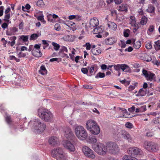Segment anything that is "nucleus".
Instances as JSON below:
<instances>
[{
    "label": "nucleus",
    "mask_w": 160,
    "mask_h": 160,
    "mask_svg": "<svg viewBox=\"0 0 160 160\" xmlns=\"http://www.w3.org/2000/svg\"><path fill=\"white\" fill-rule=\"evenodd\" d=\"M127 5L123 4L118 7V10L120 11L126 12L127 11Z\"/></svg>",
    "instance_id": "nucleus-28"
},
{
    "label": "nucleus",
    "mask_w": 160,
    "mask_h": 160,
    "mask_svg": "<svg viewBox=\"0 0 160 160\" xmlns=\"http://www.w3.org/2000/svg\"><path fill=\"white\" fill-rule=\"evenodd\" d=\"M142 72L147 80L151 81L155 78V74L150 71L143 69Z\"/></svg>",
    "instance_id": "nucleus-10"
},
{
    "label": "nucleus",
    "mask_w": 160,
    "mask_h": 160,
    "mask_svg": "<svg viewBox=\"0 0 160 160\" xmlns=\"http://www.w3.org/2000/svg\"><path fill=\"white\" fill-rule=\"evenodd\" d=\"M74 132L77 138L80 140H86L88 136L87 131L82 126H76L74 129Z\"/></svg>",
    "instance_id": "nucleus-3"
},
{
    "label": "nucleus",
    "mask_w": 160,
    "mask_h": 160,
    "mask_svg": "<svg viewBox=\"0 0 160 160\" xmlns=\"http://www.w3.org/2000/svg\"><path fill=\"white\" fill-rule=\"evenodd\" d=\"M64 135L67 138L69 139H72L74 136L72 131L69 128L65 129Z\"/></svg>",
    "instance_id": "nucleus-16"
},
{
    "label": "nucleus",
    "mask_w": 160,
    "mask_h": 160,
    "mask_svg": "<svg viewBox=\"0 0 160 160\" xmlns=\"http://www.w3.org/2000/svg\"><path fill=\"white\" fill-rule=\"evenodd\" d=\"M107 147L108 152L111 154H117L120 151V148L115 142H108L107 143Z\"/></svg>",
    "instance_id": "nucleus-6"
},
{
    "label": "nucleus",
    "mask_w": 160,
    "mask_h": 160,
    "mask_svg": "<svg viewBox=\"0 0 160 160\" xmlns=\"http://www.w3.org/2000/svg\"><path fill=\"white\" fill-rule=\"evenodd\" d=\"M125 126L128 128H133V125L132 123L129 122H127L125 124Z\"/></svg>",
    "instance_id": "nucleus-44"
},
{
    "label": "nucleus",
    "mask_w": 160,
    "mask_h": 160,
    "mask_svg": "<svg viewBox=\"0 0 160 160\" xmlns=\"http://www.w3.org/2000/svg\"><path fill=\"white\" fill-rule=\"evenodd\" d=\"M39 72L42 75H44L47 73V70L44 66H41Z\"/></svg>",
    "instance_id": "nucleus-25"
},
{
    "label": "nucleus",
    "mask_w": 160,
    "mask_h": 160,
    "mask_svg": "<svg viewBox=\"0 0 160 160\" xmlns=\"http://www.w3.org/2000/svg\"><path fill=\"white\" fill-rule=\"evenodd\" d=\"M97 140L94 136L92 137L88 140V142L90 143H95L97 142Z\"/></svg>",
    "instance_id": "nucleus-33"
},
{
    "label": "nucleus",
    "mask_w": 160,
    "mask_h": 160,
    "mask_svg": "<svg viewBox=\"0 0 160 160\" xmlns=\"http://www.w3.org/2000/svg\"><path fill=\"white\" fill-rule=\"evenodd\" d=\"M120 134L124 139L127 140L128 142H131L133 141V139L132 136L127 132L124 130H122L120 132Z\"/></svg>",
    "instance_id": "nucleus-13"
},
{
    "label": "nucleus",
    "mask_w": 160,
    "mask_h": 160,
    "mask_svg": "<svg viewBox=\"0 0 160 160\" xmlns=\"http://www.w3.org/2000/svg\"><path fill=\"white\" fill-rule=\"evenodd\" d=\"M5 118L6 120L8 123L9 124L12 122L10 117L9 115L7 116Z\"/></svg>",
    "instance_id": "nucleus-48"
},
{
    "label": "nucleus",
    "mask_w": 160,
    "mask_h": 160,
    "mask_svg": "<svg viewBox=\"0 0 160 160\" xmlns=\"http://www.w3.org/2000/svg\"><path fill=\"white\" fill-rule=\"evenodd\" d=\"M132 50H133V48H132V47L130 46L128 48H126L125 49V52L128 51L129 52H131L132 51Z\"/></svg>",
    "instance_id": "nucleus-61"
},
{
    "label": "nucleus",
    "mask_w": 160,
    "mask_h": 160,
    "mask_svg": "<svg viewBox=\"0 0 160 160\" xmlns=\"http://www.w3.org/2000/svg\"><path fill=\"white\" fill-rule=\"evenodd\" d=\"M32 53L33 56L37 57H41L42 55V53L41 52L40 49H33L32 51Z\"/></svg>",
    "instance_id": "nucleus-21"
},
{
    "label": "nucleus",
    "mask_w": 160,
    "mask_h": 160,
    "mask_svg": "<svg viewBox=\"0 0 160 160\" xmlns=\"http://www.w3.org/2000/svg\"><path fill=\"white\" fill-rule=\"evenodd\" d=\"M91 128L89 130L91 134L97 135L100 133V128L98 124Z\"/></svg>",
    "instance_id": "nucleus-18"
},
{
    "label": "nucleus",
    "mask_w": 160,
    "mask_h": 160,
    "mask_svg": "<svg viewBox=\"0 0 160 160\" xmlns=\"http://www.w3.org/2000/svg\"><path fill=\"white\" fill-rule=\"evenodd\" d=\"M9 58L11 60H15L17 62H19V59L17 58L14 56L10 55L9 56Z\"/></svg>",
    "instance_id": "nucleus-47"
},
{
    "label": "nucleus",
    "mask_w": 160,
    "mask_h": 160,
    "mask_svg": "<svg viewBox=\"0 0 160 160\" xmlns=\"http://www.w3.org/2000/svg\"><path fill=\"white\" fill-rule=\"evenodd\" d=\"M85 46L86 47V48L87 50H89L91 48V45L89 43H86Z\"/></svg>",
    "instance_id": "nucleus-57"
},
{
    "label": "nucleus",
    "mask_w": 160,
    "mask_h": 160,
    "mask_svg": "<svg viewBox=\"0 0 160 160\" xmlns=\"http://www.w3.org/2000/svg\"><path fill=\"white\" fill-rule=\"evenodd\" d=\"M141 45V43L140 41H138L134 42L133 43V47L136 49H138L140 48Z\"/></svg>",
    "instance_id": "nucleus-30"
},
{
    "label": "nucleus",
    "mask_w": 160,
    "mask_h": 160,
    "mask_svg": "<svg viewBox=\"0 0 160 160\" xmlns=\"http://www.w3.org/2000/svg\"><path fill=\"white\" fill-rule=\"evenodd\" d=\"M108 28L113 30H115L117 28V25L114 22L110 21L108 22Z\"/></svg>",
    "instance_id": "nucleus-23"
},
{
    "label": "nucleus",
    "mask_w": 160,
    "mask_h": 160,
    "mask_svg": "<svg viewBox=\"0 0 160 160\" xmlns=\"http://www.w3.org/2000/svg\"><path fill=\"white\" fill-rule=\"evenodd\" d=\"M117 41V39L114 37L107 38L105 40V42L108 45H111L115 43Z\"/></svg>",
    "instance_id": "nucleus-19"
},
{
    "label": "nucleus",
    "mask_w": 160,
    "mask_h": 160,
    "mask_svg": "<svg viewBox=\"0 0 160 160\" xmlns=\"http://www.w3.org/2000/svg\"><path fill=\"white\" fill-rule=\"evenodd\" d=\"M52 44L54 47V49L55 51H57L59 50L60 48V46L58 44L54 42H52Z\"/></svg>",
    "instance_id": "nucleus-38"
},
{
    "label": "nucleus",
    "mask_w": 160,
    "mask_h": 160,
    "mask_svg": "<svg viewBox=\"0 0 160 160\" xmlns=\"http://www.w3.org/2000/svg\"><path fill=\"white\" fill-rule=\"evenodd\" d=\"M83 87L85 88L88 89H92V86L88 85H83Z\"/></svg>",
    "instance_id": "nucleus-58"
},
{
    "label": "nucleus",
    "mask_w": 160,
    "mask_h": 160,
    "mask_svg": "<svg viewBox=\"0 0 160 160\" xmlns=\"http://www.w3.org/2000/svg\"><path fill=\"white\" fill-rule=\"evenodd\" d=\"M97 124V122L92 120H88L86 123V128L87 130H89Z\"/></svg>",
    "instance_id": "nucleus-15"
},
{
    "label": "nucleus",
    "mask_w": 160,
    "mask_h": 160,
    "mask_svg": "<svg viewBox=\"0 0 160 160\" xmlns=\"http://www.w3.org/2000/svg\"><path fill=\"white\" fill-rule=\"evenodd\" d=\"M105 77V74L104 73L99 72L95 76V78H103Z\"/></svg>",
    "instance_id": "nucleus-39"
},
{
    "label": "nucleus",
    "mask_w": 160,
    "mask_h": 160,
    "mask_svg": "<svg viewBox=\"0 0 160 160\" xmlns=\"http://www.w3.org/2000/svg\"><path fill=\"white\" fill-rule=\"evenodd\" d=\"M18 31V29L16 27L10 28L9 30H7L6 34L7 35L11 36L15 34L16 32Z\"/></svg>",
    "instance_id": "nucleus-20"
},
{
    "label": "nucleus",
    "mask_w": 160,
    "mask_h": 160,
    "mask_svg": "<svg viewBox=\"0 0 160 160\" xmlns=\"http://www.w3.org/2000/svg\"><path fill=\"white\" fill-rule=\"evenodd\" d=\"M154 29L155 26L154 25H152L150 26L147 31L148 34L150 35L154 31Z\"/></svg>",
    "instance_id": "nucleus-36"
},
{
    "label": "nucleus",
    "mask_w": 160,
    "mask_h": 160,
    "mask_svg": "<svg viewBox=\"0 0 160 160\" xmlns=\"http://www.w3.org/2000/svg\"><path fill=\"white\" fill-rule=\"evenodd\" d=\"M94 72V67L93 66L91 67L89 69V72L90 73L91 75H91L92 73Z\"/></svg>",
    "instance_id": "nucleus-60"
},
{
    "label": "nucleus",
    "mask_w": 160,
    "mask_h": 160,
    "mask_svg": "<svg viewBox=\"0 0 160 160\" xmlns=\"http://www.w3.org/2000/svg\"><path fill=\"white\" fill-rule=\"evenodd\" d=\"M48 142L50 144L54 146L58 144V139L55 136L51 137L49 139Z\"/></svg>",
    "instance_id": "nucleus-17"
},
{
    "label": "nucleus",
    "mask_w": 160,
    "mask_h": 160,
    "mask_svg": "<svg viewBox=\"0 0 160 160\" xmlns=\"http://www.w3.org/2000/svg\"><path fill=\"white\" fill-rule=\"evenodd\" d=\"M130 23L132 25H133L134 26V29L137 30L138 29V28L136 27V20H135V18L133 16H131L130 17Z\"/></svg>",
    "instance_id": "nucleus-22"
},
{
    "label": "nucleus",
    "mask_w": 160,
    "mask_h": 160,
    "mask_svg": "<svg viewBox=\"0 0 160 160\" xmlns=\"http://www.w3.org/2000/svg\"><path fill=\"white\" fill-rule=\"evenodd\" d=\"M148 108L150 109H155L156 108V105L155 103L153 102H152L148 106Z\"/></svg>",
    "instance_id": "nucleus-45"
},
{
    "label": "nucleus",
    "mask_w": 160,
    "mask_h": 160,
    "mask_svg": "<svg viewBox=\"0 0 160 160\" xmlns=\"http://www.w3.org/2000/svg\"><path fill=\"white\" fill-rule=\"evenodd\" d=\"M122 160H138V159L134 157H132L129 155H125L122 158Z\"/></svg>",
    "instance_id": "nucleus-24"
},
{
    "label": "nucleus",
    "mask_w": 160,
    "mask_h": 160,
    "mask_svg": "<svg viewBox=\"0 0 160 160\" xmlns=\"http://www.w3.org/2000/svg\"><path fill=\"white\" fill-rule=\"evenodd\" d=\"M153 122L156 124H159V119L158 118H155L153 119Z\"/></svg>",
    "instance_id": "nucleus-59"
},
{
    "label": "nucleus",
    "mask_w": 160,
    "mask_h": 160,
    "mask_svg": "<svg viewBox=\"0 0 160 160\" xmlns=\"http://www.w3.org/2000/svg\"><path fill=\"white\" fill-rule=\"evenodd\" d=\"M147 18L145 16H143L141 18L140 23L142 25H144L146 24L147 22Z\"/></svg>",
    "instance_id": "nucleus-31"
},
{
    "label": "nucleus",
    "mask_w": 160,
    "mask_h": 160,
    "mask_svg": "<svg viewBox=\"0 0 160 160\" xmlns=\"http://www.w3.org/2000/svg\"><path fill=\"white\" fill-rule=\"evenodd\" d=\"M146 94V91L144 90L143 88H141L139 91L137 96H143L145 95Z\"/></svg>",
    "instance_id": "nucleus-32"
},
{
    "label": "nucleus",
    "mask_w": 160,
    "mask_h": 160,
    "mask_svg": "<svg viewBox=\"0 0 160 160\" xmlns=\"http://www.w3.org/2000/svg\"><path fill=\"white\" fill-rule=\"evenodd\" d=\"M130 33V30L128 29H127L124 30L123 31V34L125 37H128L129 36Z\"/></svg>",
    "instance_id": "nucleus-43"
},
{
    "label": "nucleus",
    "mask_w": 160,
    "mask_h": 160,
    "mask_svg": "<svg viewBox=\"0 0 160 160\" xmlns=\"http://www.w3.org/2000/svg\"><path fill=\"white\" fill-rule=\"evenodd\" d=\"M55 29L57 31H59L61 28L60 25L58 24H56L54 26Z\"/></svg>",
    "instance_id": "nucleus-53"
},
{
    "label": "nucleus",
    "mask_w": 160,
    "mask_h": 160,
    "mask_svg": "<svg viewBox=\"0 0 160 160\" xmlns=\"http://www.w3.org/2000/svg\"><path fill=\"white\" fill-rule=\"evenodd\" d=\"M94 151L98 155L104 156L108 153L107 143L105 145L102 143L99 142L92 146Z\"/></svg>",
    "instance_id": "nucleus-5"
},
{
    "label": "nucleus",
    "mask_w": 160,
    "mask_h": 160,
    "mask_svg": "<svg viewBox=\"0 0 160 160\" xmlns=\"http://www.w3.org/2000/svg\"><path fill=\"white\" fill-rule=\"evenodd\" d=\"M99 25V21L96 18H92L89 22V27L91 29Z\"/></svg>",
    "instance_id": "nucleus-14"
},
{
    "label": "nucleus",
    "mask_w": 160,
    "mask_h": 160,
    "mask_svg": "<svg viewBox=\"0 0 160 160\" xmlns=\"http://www.w3.org/2000/svg\"><path fill=\"white\" fill-rule=\"evenodd\" d=\"M60 51L61 52H65L67 53L68 52L67 48L65 46L62 47L60 49Z\"/></svg>",
    "instance_id": "nucleus-51"
},
{
    "label": "nucleus",
    "mask_w": 160,
    "mask_h": 160,
    "mask_svg": "<svg viewBox=\"0 0 160 160\" xmlns=\"http://www.w3.org/2000/svg\"><path fill=\"white\" fill-rule=\"evenodd\" d=\"M119 113L122 114L120 117H124V118H129V117L126 114L127 113V111L126 109H124L121 111H120Z\"/></svg>",
    "instance_id": "nucleus-35"
},
{
    "label": "nucleus",
    "mask_w": 160,
    "mask_h": 160,
    "mask_svg": "<svg viewBox=\"0 0 160 160\" xmlns=\"http://www.w3.org/2000/svg\"><path fill=\"white\" fill-rule=\"evenodd\" d=\"M51 156L57 160H66L67 157L61 148L54 149L51 152Z\"/></svg>",
    "instance_id": "nucleus-4"
},
{
    "label": "nucleus",
    "mask_w": 160,
    "mask_h": 160,
    "mask_svg": "<svg viewBox=\"0 0 160 160\" xmlns=\"http://www.w3.org/2000/svg\"><path fill=\"white\" fill-rule=\"evenodd\" d=\"M82 150L86 157H88L92 159H94L95 158V155L94 154L93 151L87 146H84L82 147Z\"/></svg>",
    "instance_id": "nucleus-9"
},
{
    "label": "nucleus",
    "mask_w": 160,
    "mask_h": 160,
    "mask_svg": "<svg viewBox=\"0 0 160 160\" xmlns=\"http://www.w3.org/2000/svg\"><path fill=\"white\" fill-rule=\"evenodd\" d=\"M10 14H5L3 20L5 22H7L8 23L10 24L11 22L10 20Z\"/></svg>",
    "instance_id": "nucleus-26"
},
{
    "label": "nucleus",
    "mask_w": 160,
    "mask_h": 160,
    "mask_svg": "<svg viewBox=\"0 0 160 160\" xmlns=\"http://www.w3.org/2000/svg\"><path fill=\"white\" fill-rule=\"evenodd\" d=\"M82 72L85 74H86L88 73V71L86 68H82L81 69Z\"/></svg>",
    "instance_id": "nucleus-56"
},
{
    "label": "nucleus",
    "mask_w": 160,
    "mask_h": 160,
    "mask_svg": "<svg viewBox=\"0 0 160 160\" xmlns=\"http://www.w3.org/2000/svg\"><path fill=\"white\" fill-rule=\"evenodd\" d=\"M119 45L122 48H125L126 46V43L122 41H121V43L119 44Z\"/></svg>",
    "instance_id": "nucleus-54"
},
{
    "label": "nucleus",
    "mask_w": 160,
    "mask_h": 160,
    "mask_svg": "<svg viewBox=\"0 0 160 160\" xmlns=\"http://www.w3.org/2000/svg\"><path fill=\"white\" fill-rule=\"evenodd\" d=\"M145 58L144 60L145 61H146L147 62H149L152 60V59L149 56L146 54L145 55Z\"/></svg>",
    "instance_id": "nucleus-49"
},
{
    "label": "nucleus",
    "mask_w": 160,
    "mask_h": 160,
    "mask_svg": "<svg viewBox=\"0 0 160 160\" xmlns=\"http://www.w3.org/2000/svg\"><path fill=\"white\" fill-rule=\"evenodd\" d=\"M135 87L134 85H130L128 88V90L130 91H131L133 90H134Z\"/></svg>",
    "instance_id": "nucleus-63"
},
{
    "label": "nucleus",
    "mask_w": 160,
    "mask_h": 160,
    "mask_svg": "<svg viewBox=\"0 0 160 160\" xmlns=\"http://www.w3.org/2000/svg\"><path fill=\"white\" fill-rule=\"evenodd\" d=\"M145 47L148 49H150L151 48L152 46L151 42H148L145 45Z\"/></svg>",
    "instance_id": "nucleus-50"
},
{
    "label": "nucleus",
    "mask_w": 160,
    "mask_h": 160,
    "mask_svg": "<svg viewBox=\"0 0 160 160\" xmlns=\"http://www.w3.org/2000/svg\"><path fill=\"white\" fill-rule=\"evenodd\" d=\"M91 52L94 55H98L101 53V50L98 48H92Z\"/></svg>",
    "instance_id": "nucleus-27"
},
{
    "label": "nucleus",
    "mask_w": 160,
    "mask_h": 160,
    "mask_svg": "<svg viewBox=\"0 0 160 160\" xmlns=\"http://www.w3.org/2000/svg\"><path fill=\"white\" fill-rule=\"evenodd\" d=\"M44 4L42 0H39L37 2V5L39 7H42L44 6Z\"/></svg>",
    "instance_id": "nucleus-42"
},
{
    "label": "nucleus",
    "mask_w": 160,
    "mask_h": 160,
    "mask_svg": "<svg viewBox=\"0 0 160 160\" xmlns=\"http://www.w3.org/2000/svg\"><path fill=\"white\" fill-rule=\"evenodd\" d=\"M76 17L75 19L78 21H80L82 20V17L81 16L78 15H75Z\"/></svg>",
    "instance_id": "nucleus-62"
},
{
    "label": "nucleus",
    "mask_w": 160,
    "mask_h": 160,
    "mask_svg": "<svg viewBox=\"0 0 160 160\" xmlns=\"http://www.w3.org/2000/svg\"><path fill=\"white\" fill-rule=\"evenodd\" d=\"M43 17L44 16L42 14L41 15L38 16L37 18L38 20L40 21L41 22H43V23H45L46 21L44 20Z\"/></svg>",
    "instance_id": "nucleus-41"
},
{
    "label": "nucleus",
    "mask_w": 160,
    "mask_h": 160,
    "mask_svg": "<svg viewBox=\"0 0 160 160\" xmlns=\"http://www.w3.org/2000/svg\"><path fill=\"white\" fill-rule=\"evenodd\" d=\"M39 36V35L38 33H33L30 36L29 40L30 41L35 40L37 39Z\"/></svg>",
    "instance_id": "nucleus-34"
},
{
    "label": "nucleus",
    "mask_w": 160,
    "mask_h": 160,
    "mask_svg": "<svg viewBox=\"0 0 160 160\" xmlns=\"http://www.w3.org/2000/svg\"><path fill=\"white\" fill-rule=\"evenodd\" d=\"M4 7L3 6H2L0 7V17L2 16L3 13V10Z\"/></svg>",
    "instance_id": "nucleus-55"
},
{
    "label": "nucleus",
    "mask_w": 160,
    "mask_h": 160,
    "mask_svg": "<svg viewBox=\"0 0 160 160\" xmlns=\"http://www.w3.org/2000/svg\"><path fill=\"white\" fill-rule=\"evenodd\" d=\"M143 147L145 149L150 152H155L158 150V148L157 144L152 142L145 141Z\"/></svg>",
    "instance_id": "nucleus-8"
},
{
    "label": "nucleus",
    "mask_w": 160,
    "mask_h": 160,
    "mask_svg": "<svg viewBox=\"0 0 160 160\" xmlns=\"http://www.w3.org/2000/svg\"><path fill=\"white\" fill-rule=\"evenodd\" d=\"M155 10V8L153 6H152L151 5H149L146 11L148 12L152 13Z\"/></svg>",
    "instance_id": "nucleus-37"
},
{
    "label": "nucleus",
    "mask_w": 160,
    "mask_h": 160,
    "mask_svg": "<svg viewBox=\"0 0 160 160\" xmlns=\"http://www.w3.org/2000/svg\"><path fill=\"white\" fill-rule=\"evenodd\" d=\"M114 69L117 71H119L121 69L123 71L128 72L130 69L128 66L126 64H118L114 66Z\"/></svg>",
    "instance_id": "nucleus-11"
},
{
    "label": "nucleus",
    "mask_w": 160,
    "mask_h": 160,
    "mask_svg": "<svg viewBox=\"0 0 160 160\" xmlns=\"http://www.w3.org/2000/svg\"><path fill=\"white\" fill-rule=\"evenodd\" d=\"M8 24L7 22L3 23L1 26L2 28L5 29L8 27Z\"/></svg>",
    "instance_id": "nucleus-52"
},
{
    "label": "nucleus",
    "mask_w": 160,
    "mask_h": 160,
    "mask_svg": "<svg viewBox=\"0 0 160 160\" xmlns=\"http://www.w3.org/2000/svg\"><path fill=\"white\" fill-rule=\"evenodd\" d=\"M114 2L117 4L121 3L122 2V0H110V2Z\"/></svg>",
    "instance_id": "nucleus-46"
},
{
    "label": "nucleus",
    "mask_w": 160,
    "mask_h": 160,
    "mask_svg": "<svg viewBox=\"0 0 160 160\" xmlns=\"http://www.w3.org/2000/svg\"><path fill=\"white\" fill-rule=\"evenodd\" d=\"M19 39L22 40L24 42H25L28 41V36L22 35L20 37Z\"/></svg>",
    "instance_id": "nucleus-40"
},
{
    "label": "nucleus",
    "mask_w": 160,
    "mask_h": 160,
    "mask_svg": "<svg viewBox=\"0 0 160 160\" xmlns=\"http://www.w3.org/2000/svg\"><path fill=\"white\" fill-rule=\"evenodd\" d=\"M29 125L33 131L36 133L43 132L46 128V125L43 122H41L38 118H34L31 120Z\"/></svg>",
    "instance_id": "nucleus-1"
},
{
    "label": "nucleus",
    "mask_w": 160,
    "mask_h": 160,
    "mask_svg": "<svg viewBox=\"0 0 160 160\" xmlns=\"http://www.w3.org/2000/svg\"><path fill=\"white\" fill-rule=\"evenodd\" d=\"M102 31V28L100 27H98L95 28L92 31V32L94 34H99Z\"/></svg>",
    "instance_id": "nucleus-29"
},
{
    "label": "nucleus",
    "mask_w": 160,
    "mask_h": 160,
    "mask_svg": "<svg viewBox=\"0 0 160 160\" xmlns=\"http://www.w3.org/2000/svg\"><path fill=\"white\" fill-rule=\"evenodd\" d=\"M63 145L64 147L70 151L74 152L75 150V148L73 145L69 141L66 140L65 141Z\"/></svg>",
    "instance_id": "nucleus-12"
},
{
    "label": "nucleus",
    "mask_w": 160,
    "mask_h": 160,
    "mask_svg": "<svg viewBox=\"0 0 160 160\" xmlns=\"http://www.w3.org/2000/svg\"><path fill=\"white\" fill-rule=\"evenodd\" d=\"M155 44L154 45V47L156 48V47H157L159 44H160V41L158 40L157 41L155 42Z\"/></svg>",
    "instance_id": "nucleus-64"
},
{
    "label": "nucleus",
    "mask_w": 160,
    "mask_h": 160,
    "mask_svg": "<svg viewBox=\"0 0 160 160\" xmlns=\"http://www.w3.org/2000/svg\"><path fill=\"white\" fill-rule=\"evenodd\" d=\"M38 115L45 122H51L52 121L53 115L51 112L47 109L40 108L38 110Z\"/></svg>",
    "instance_id": "nucleus-2"
},
{
    "label": "nucleus",
    "mask_w": 160,
    "mask_h": 160,
    "mask_svg": "<svg viewBox=\"0 0 160 160\" xmlns=\"http://www.w3.org/2000/svg\"><path fill=\"white\" fill-rule=\"evenodd\" d=\"M127 152L128 155L134 157L142 156L143 154L142 150L140 148L136 147L129 148L128 149Z\"/></svg>",
    "instance_id": "nucleus-7"
}]
</instances>
